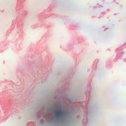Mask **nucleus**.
<instances>
[{"mask_svg":"<svg viewBox=\"0 0 126 126\" xmlns=\"http://www.w3.org/2000/svg\"><path fill=\"white\" fill-rule=\"evenodd\" d=\"M125 60H126V59Z\"/></svg>","mask_w":126,"mask_h":126,"instance_id":"nucleus-14","label":"nucleus"},{"mask_svg":"<svg viewBox=\"0 0 126 126\" xmlns=\"http://www.w3.org/2000/svg\"><path fill=\"white\" fill-rule=\"evenodd\" d=\"M91 90L87 92L86 93V95L87 96H91Z\"/></svg>","mask_w":126,"mask_h":126,"instance_id":"nucleus-6","label":"nucleus"},{"mask_svg":"<svg viewBox=\"0 0 126 126\" xmlns=\"http://www.w3.org/2000/svg\"><path fill=\"white\" fill-rule=\"evenodd\" d=\"M89 107L87 105H86L83 111L85 113V116L82 122V125L83 126H86L88 123V117L89 112Z\"/></svg>","mask_w":126,"mask_h":126,"instance_id":"nucleus-1","label":"nucleus"},{"mask_svg":"<svg viewBox=\"0 0 126 126\" xmlns=\"http://www.w3.org/2000/svg\"><path fill=\"white\" fill-rule=\"evenodd\" d=\"M56 111L58 113H55V117L56 119L55 120V121L58 122L60 120L58 118H60L63 117L64 116L63 114V112L61 109L57 110Z\"/></svg>","mask_w":126,"mask_h":126,"instance_id":"nucleus-2","label":"nucleus"},{"mask_svg":"<svg viewBox=\"0 0 126 126\" xmlns=\"http://www.w3.org/2000/svg\"><path fill=\"white\" fill-rule=\"evenodd\" d=\"M61 110H62V111H63V115L64 116H65V115L66 114V113L67 112H70V111L69 110H67V111H65L63 109H62V108H61Z\"/></svg>","mask_w":126,"mask_h":126,"instance_id":"nucleus-5","label":"nucleus"},{"mask_svg":"<svg viewBox=\"0 0 126 126\" xmlns=\"http://www.w3.org/2000/svg\"><path fill=\"white\" fill-rule=\"evenodd\" d=\"M37 118L39 119H40L41 118V116L42 115L41 112L39 111H38L36 112L35 114Z\"/></svg>","mask_w":126,"mask_h":126,"instance_id":"nucleus-3","label":"nucleus"},{"mask_svg":"<svg viewBox=\"0 0 126 126\" xmlns=\"http://www.w3.org/2000/svg\"><path fill=\"white\" fill-rule=\"evenodd\" d=\"M103 15H101V16H100V17H100L102 16Z\"/></svg>","mask_w":126,"mask_h":126,"instance_id":"nucleus-12","label":"nucleus"},{"mask_svg":"<svg viewBox=\"0 0 126 126\" xmlns=\"http://www.w3.org/2000/svg\"><path fill=\"white\" fill-rule=\"evenodd\" d=\"M98 7L99 8H101L102 9H104V8L102 6L99 5L98 6Z\"/></svg>","mask_w":126,"mask_h":126,"instance_id":"nucleus-9","label":"nucleus"},{"mask_svg":"<svg viewBox=\"0 0 126 126\" xmlns=\"http://www.w3.org/2000/svg\"><path fill=\"white\" fill-rule=\"evenodd\" d=\"M42 116L44 118H45V119L46 120H47V117L46 114H45V115H42Z\"/></svg>","mask_w":126,"mask_h":126,"instance_id":"nucleus-7","label":"nucleus"},{"mask_svg":"<svg viewBox=\"0 0 126 126\" xmlns=\"http://www.w3.org/2000/svg\"><path fill=\"white\" fill-rule=\"evenodd\" d=\"M105 13L104 12H103L101 13V14H102L103 15H104L105 14Z\"/></svg>","mask_w":126,"mask_h":126,"instance_id":"nucleus-11","label":"nucleus"},{"mask_svg":"<svg viewBox=\"0 0 126 126\" xmlns=\"http://www.w3.org/2000/svg\"><path fill=\"white\" fill-rule=\"evenodd\" d=\"M35 125L36 123L35 122H29L27 124V126H35Z\"/></svg>","mask_w":126,"mask_h":126,"instance_id":"nucleus-4","label":"nucleus"},{"mask_svg":"<svg viewBox=\"0 0 126 126\" xmlns=\"http://www.w3.org/2000/svg\"><path fill=\"white\" fill-rule=\"evenodd\" d=\"M44 121L43 120L41 119L40 120V123L41 124H43L44 123Z\"/></svg>","mask_w":126,"mask_h":126,"instance_id":"nucleus-8","label":"nucleus"},{"mask_svg":"<svg viewBox=\"0 0 126 126\" xmlns=\"http://www.w3.org/2000/svg\"><path fill=\"white\" fill-rule=\"evenodd\" d=\"M58 107L59 108H61V105H58Z\"/></svg>","mask_w":126,"mask_h":126,"instance_id":"nucleus-10","label":"nucleus"},{"mask_svg":"<svg viewBox=\"0 0 126 126\" xmlns=\"http://www.w3.org/2000/svg\"><path fill=\"white\" fill-rule=\"evenodd\" d=\"M108 28H106L105 29V31L106 30V29H107Z\"/></svg>","mask_w":126,"mask_h":126,"instance_id":"nucleus-13","label":"nucleus"}]
</instances>
